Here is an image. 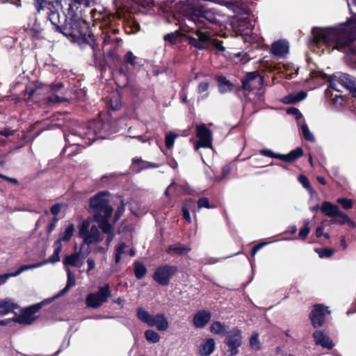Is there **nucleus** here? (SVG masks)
I'll list each match as a JSON object with an SVG mask.
<instances>
[{"mask_svg": "<svg viewBox=\"0 0 356 356\" xmlns=\"http://www.w3.org/2000/svg\"><path fill=\"white\" fill-rule=\"evenodd\" d=\"M137 318L150 327L156 326L160 332L167 330L169 327V323L163 314H157L154 316L142 307L137 309Z\"/></svg>", "mask_w": 356, "mask_h": 356, "instance_id": "8", "label": "nucleus"}, {"mask_svg": "<svg viewBox=\"0 0 356 356\" xmlns=\"http://www.w3.org/2000/svg\"><path fill=\"white\" fill-rule=\"evenodd\" d=\"M145 337L147 341L156 343L159 341L160 336L159 334L152 330H147L145 332Z\"/></svg>", "mask_w": 356, "mask_h": 356, "instance_id": "45", "label": "nucleus"}, {"mask_svg": "<svg viewBox=\"0 0 356 356\" xmlns=\"http://www.w3.org/2000/svg\"><path fill=\"white\" fill-rule=\"evenodd\" d=\"M301 129H302L303 137L306 140L310 141V142L314 141V136L310 132L307 124H302Z\"/></svg>", "mask_w": 356, "mask_h": 356, "instance_id": "51", "label": "nucleus"}, {"mask_svg": "<svg viewBox=\"0 0 356 356\" xmlns=\"http://www.w3.org/2000/svg\"><path fill=\"white\" fill-rule=\"evenodd\" d=\"M217 81L218 89L221 93L232 90L233 84L225 76H219L217 78Z\"/></svg>", "mask_w": 356, "mask_h": 356, "instance_id": "37", "label": "nucleus"}, {"mask_svg": "<svg viewBox=\"0 0 356 356\" xmlns=\"http://www.w3.org/2000/svg\"><path fill=\"white\" fill-rule=\"evenodd\" d=\"M29 267L28 265H22L19 268H17L15 272L10 273H5L0 275V284L5 283L7 280L10 277H15L21 274L22 272L29 270Z\"/></svg>", "mask_w": 356, "mask_h": 356, "instance_id": "42", "label": "nucleus"}, {"mask_svg": "<svg viewBox=\"0 0 356 356\" xmlns=\"http://www.w3.org/2000/svg\"><path fill=\"white\" fill-rule=\"evenodd\" d=\"M312 337L316 345H319L323 348H325L328 350H332L334 346L332 341L330 339V337L326 335L323 331L322 330H316L315 331Z\"/></svg>", "mask_w": 356, "mask_h": 356, "instance_id": "22", "label": "nucleus"}, {"mask_svg": "<svg viewBox=\"0 0 356 356\" xmlns=\"http://www.w3.org/2000/svg\"><path fill=\"white\" fill-rule=\"evenodd\" d=\"M134 272L135 277L138 280H140L145 276L147 269L142 261H135L134 262Z\"/></svg>", "mask_w": 356, "mask_h": 356, "instance_id": "36", "label": "nucleus"}, {"mask_svg": "<svg viewBox=\"0 0 356 356\" xmlns=\"http://www.w3.org/2000/svg\"><path fill=\"white\" fill-rule=\"evenodd\" d=\"M89 230V223L88 222H83L79 229V236L84 239V237L88 234Z\"/></svg>", "mask_w": 356, "mask_h": 356, "instance_id": "59", "label": "nucleus"}, {"mask_svg": "<svg viewBox=\"0 0 356 356\" xmlns=\"http://www.w3.org/2000/svg\"><path fill=\"white\" fill-rule=\"evenodd\" d=\"M303 155V149L301 147H297L286 154H275L268 149V157L279 159L284 162L291 163L297 160Z\"/></svg>", "mask_w": 356, "mask_h": 356, "instance_id": "18", "label": "nucleus"}, {"mask_svg": "<svg viewBox=\"0 0 356 356\" xmlns=\"http://www.w3.org/2000/svg\"><path fill=\"white\" fill-rule=\"evenodd\" d=\"M270 51L277 58H285L289 51V42L283 39L273 42Z\"/></svg>", "mask_w": 356, "mask_h": 356, "instance_id": "17", "label": "nucleus"}, {"mask_svg": "<svg viewBox=\"0 0 356 356\" xmlns=\"http://www.w3.org/2000/svg\"><path fill=\"white\" fill-rule=\"evenodd\" d=\"M54 247L55 248L54 252L51 256H50L47 259H45L40 263L28 265L29 267V269L35 268L40 267L44 264H48V263H52L55 264L60 261V256L59 254L62 250L63 245L62 243H59V241H55L54 243Z\"/></svg>", "mask_w": 356, "mask_h": 356, "instance_id": "19", "label": "nucleus"}, {"mask_svg": "<svg viewBox=\"0 0 356 356\" xmlns=\"http://www.w3.org/2000/svg\"><path fill=\"white\" fill-rule=\"evenodd\" d=\"M330 224H337L343 225L347 224L350 228H355L356 227L355 222L352 220L347 214L340 211H338L336 216L330 220Z\"/></svg>", "mask_w": 356, "mask_h": 356, "instance_id": "25", "label": "nucleus"}, {"mask_svg": "<svg viewBox=\"0 0 356 356\" xmlns=\"http://www.w3.org/2000/svg\"><path fill=\"white\" fill-rule=\"evenodd\" d=\"M67 280L66 283V286L69 289L74 286L76 284V280L74 276L73 275L72 273L70 271L69 268H67Z\"/></svg>", "mask_w": 356, "mask_h": 356, "instance_id": "58", "label": "nucleus"}, {"mask_svg": "<svg viewBox=\"0 0 356 356\" xmlns=\"http://www.w3.org/2000/svg\"><path fill=\"white\" fill-rule=\"evenodd\" d=\"M286 113L288 114L294 115L296 116V119L297 120H298L302 118V114L301 113L300 110L295 107L288 108L286 110Z\"/></svg>", "mask_w": 356, "mask_h": 356, "instance_id": "60", "label": "nucleus"}, {"mask_svg": "<svg viewBox=\"0 0 356 356\" xmlns=\"http://www.w3.org/2000/svg\"><path fill=\"white\" fill-rule=\"evenodd\" d=\"M118 131V128L115 120H101L91 122L88 127L79 131L78 136L84 140L86 145H90L97 139L106 138Z\"/></svg>", "mask_w": 356, "mask_h": 356, "instance_id": "5", "label": "nucleus"}, {"mask_svg": "<svg viewBox=\"0 0 356 356\" xmlns=\"http://www.w3.org/2000/svg\"><path fill=\"white\" fill-rule=\"evenodd\" d=\"M267 149H263L259 153L254 154L249 157L250 165L254 168H264L266 166Z\"/></svg>", "mask_w": 356, "mask_h": 356, "instance_id": "23", "label": "nucleus"}, {"mask_svg": "<svg viewBox=\"0 0 356 356\" xmlns=\"http://www.w3.org/2000/svg\"><path fill=\"white\" fill-rule=\"evenodd\" d=\"M264 77L258 71L248 72L241 79V88L248 92L256 90V96H261L263 92L261 90L264 85Z\"/></svg>", "mask_w": 356, "mask_h": 356, "instance_id": "9", "label": "nucleus"}, {"mask_svg": "<svg viewBox=\"0 0 356 356\" xmlns=\"http://www.w3.org/2000/svg\"><path fill=\"white\" fill-rule=\"evenodd\" d=\"M44 305H45V301H42L22 309L19 315H17V313H15V316L13 317V322L24 325L32 324L37 318L35 314L39 312Z\"/></svg>", "mask_w": 356, "mask_h": 356, "instance_id": "10", "label": "nucleus"}, {"mask_svg": "<svg viewBox=\"0 0 356 356\" xmlns=\"http://www.w3.org/2000/svg\"><path fill=\"white\" fill-rule=\"evenodd\" d=\"M87 307L91 308H97L102 305L97 296L94 293H89L86 298Z\"/></svg>", "mask_w": 356, "mask_h": 356, "instance_id": "44", "label": "nucleus"}, {"mask_svg": "<svg viewBox=\"0 0 356 356\" xmlns=\"http://www.w3.org/2000/svg\"><path fill=\"white\" fill-rule=\"evenodd\" d=\"M211 313L209 310L197 311L193 318V323L197 328L204 327L211 320Z\"/></svg>", "mask_w": 356, "mask_h": 356, "instance_id": "21", "label": "nucleus"}, {"mask_svg": "<svg viewBox=\"0 0 356 356\" xmlns=\"http://www.w3.org/2000/svg\"><path fill=\"white\" fill-rule=\"evenodd\" d=\"M70 289L67 288L66 286L63 289H61L58 293L57 295H56L55 296H54L53 298H48V299H45L44 301H45V304L47 303H50L51 302H52L54 300H55L56 298H58V297H60L62 296H64L69 290Z\"/></svg>", "mask_w": 356, "mask_h": 356, "instance_id": "61", "label": "nucleus"}, {"mask_svg": "<svg viewBox=\"0 0 356 356\" xmlns=\"http://www.w3.org/2000/svg\"><path fill=\"white\" fill-rule=\"evenodd\" d=\"M101 240L102 238H100V233L98 229V227L96 225H93L90 227V229L87 236L84 237L83 242L89 245L93 243H97Z\"/></svg>", "mask_w": 356, "mask_h": 356, "instance_id": "28", "label": "nucleus"}, {"mask_svg": "<svg viewBox=\"0 0 356 356\" xmlns=\"http://www.w3.org/2000/svg\"><path fill=\"white\" fill-rule=\"evenodd\" d=\"M328 307L323 304H315L309 314V318L314 328L318 329L323 326L327 314H330Z\"/></svg>", "mask_w": 356, "mask_h": 356, "instance_id": "12", "label": "nucleus"}, {"mask_svg": "<svg viewBox=\"0 0 356 356\" xmlns=\"http://www.w3.org/2000/svg\"><path fill=\"white\" fill-rule=\"evenodd\" d=\"M46 15H47V19L54 26V30L56 32H58V27H63V24H60L58 8H56L55 10L53 9L50 11H48Z\"/></svg>", "mask_w": 356, "mask_h": 356, "instance_id": "31", "label": "nucleus"}, {"mask_svg": "<svg viewBox=\"0 0 356 356\" xmlns=\"http://www.w3.org/2000/svg\"><path fill=\"white\" fill-rule=\"evenodd\" d=\"M266 245H267L266 241H262V242H260V243H257V245H254L250 252L251 256L254 257L260 249H261Z\"/></svg>", "mask_w": 356, "mask_h": 356, "instance_id": "62", "label": "nucleus"}, {"mask_svg": "<svg viewBox=\"0 0 356 356\" xmlns=\"http://www.w3.org/2000/svg\"><path fill=\"white\" fill-rule=\"evenodd\" d=\"M186 15L189 21L194 23L195 27L186 25L182 29L188 33H193L196 35L195 29H211L213 26H219L220 20L216 17V13L213 9L207 8L204 5L197 4L188 6Z\"/></svg>", "mask_w": 356, "mask_h": 356, "instance_id": "4", "label": "nucleus"}, {"mask_svg": "<svg viewBox=\"0 0 356 356\" xmlns=\"http://www.w3.org/2000/svg\"><path fill=\"white\" fill-rule=\"evenodd\" d=\"M18 305L12 302L10 299L0 300V316H5L10 312H13L14 309H17Z\"/></svg>", "mask_w": 356, "mask_h": 356, "instance_id": "29", "label": "nucleus"}, {"mask_svg": "<svg viewBox=\"0 0 356 356\" xmlns=\"http://www.w3.org/2000/svg\"><path fill=\"white\" fill-rule=\"evenodd\" d=\"M312 32L315 43H323L327 46L334 44L337 49L349 47L356 40V31L346 27H314Z\"/></svg>", "mask_w": 356, "mask_h": 356, "instance_id": "2", "label": "nucleus"}, {"mask_svg": "<svg viewBox=\"0 0 356 356\" xmlns=\"http://www.w3.org/2000/svg\"><path fill=\"white\" fill-rule=\"evenodd\" d=\"M74 232V226L73 224H70L65 229V231L60 234L59 238L56 241H59L61 243L62 241H69L73 236Z\"/></svg>", "mask_w": 356, "mask_h": 356, "instance_id": "41", "label": "nucleus"}, {"mask_svg": "<svg viewBox=\"0 0 356 356\" xmlns=\"http://www.w3.org/2000/svg\"><path fill=\"white\" fill-rule=\"evenodd\" d=\"M307 93L303 90H301L296 94H289L285 96L283 99V102L284 104H295L300 101L305 99L307 97Z\"/></svg>", "mask_w": 356, "mask_h": 356, "instance_id": "32", "label": "nucleus"}, {"mask_svg": "<svg viewBox=\"0 0 356 356\" xmlns=\"http://www.w3.org/2000/svg\"><path fill=\"white\" fill-rule=\"evenodd\" d=\"M340 83L347 88L350 92L356 88V81L353 77L347 74H344L340 77Z\"/></svg>", "mask_w": 356, "mask_h": 356, "instance_id": "39", "label": "nucleus"}, {"mask_svg": "<svg viewBox=\"0 0 356 356\" xmlns=\"http://www.w3.org/2000/svg\"><path fill=\"white\" fill-rule=\"evenodd\" d=\"M63 87V84L61 82L54 83L51 85L44 84L42 82L36 81L29 85H26L24 90L22 92L25 102H36L38 97L43 94L45 91H51L54 92H58L60 89Z\"/></svg>", "mask_w": 356, "mask_h": 356, "instance_id": "7", "label": "nucleus"}, {"mask_svg": "<svg viewBox=\"0 0 356 356\" xmlns=\"http://www.w3.org/2000/svg\"><path fill=\"white\" fill-rule=\"evenodd\" d=\"M196 31V38H191L190 43L191 47L198 50H208L211 48L223 52L225 47L223 46V42L217 38H213L208 31L195 30Z\"/></svg>", "mask_w": 356, "mask_h": 356, "instance_id": "6", "label": "nucleus"}, {"mask_svg": "<svg viewBox=\"0 0 356 356\" xmlns=\"http://www.w3.org/2000/svg\"><path fill=\"white\" fill-rule=\"evenodd\" d=\"M196 136L198 138V140L195 144L196 149L200 147H212V132L204 124L197 126Z\"/></svg>", "mask_w": 356, "mask_h": 356, "instance_id": "16", "label": "nucleus"}, {"mask_svg": "<svg viewBox=\"0 0 356 356\" xmlns=\"http://www.w3.org/2000/svg\"><path fill=\"white\" fill-rule=\"evenodd\" d=\"M61 0H35L34 6L38 13L41 11L48 13L60 6Z\"/></svg>", "mask_w": 356, "mask_h": 356, "instance_id": "20", "label": "nucleus"}, {"mask_svg": "<svg viewBox=\"0 0 356 356\" xmlns=\"http://www.w3.org/2000/svg\"><path fill=\"white\" fill-rule=\"evenodd\" d=\"M125 211V203L124 200H121L120 204L118 206L117 210L115 213L113 223L115 224L123 215Z\"/></svg>", "mask_w": 356, "mask_h": 356, "instance_id": "47", "label": "nucleus"}, {"mask_svg": "<svg viewBox=\"0 0 356 356\" xmlns=\"http://www.w3.org/2000/svg\"><path fill=\"white\" fill-rule=\"evenodd\" d=\"M76 136V134H70L68 135L65 136V139L67 143L72 145H86L84 143V140L80 137V138L83 140V144L81 143L78 140H75L74 139H72L73 137Z\"/></svg>", "mask_w": 356, "mask_h": 356, "instance_id": "54", "label": "nucleus"}, {"mask_svg": "<svg viewBox=\"0 0 356 356\" xmlns=\"http://www.w3.org/2000/svg\"><path fill=\"white\" fill-rule=\"evenodd\" d=\"M241 334L242 332L238 327L233 328L227 333L225 343L228 347L229 356H234L238 354V348L242 344Z\"/></svg>", "mask_w": 356, "mask_h": 356, "instance_id": "13", "label": "nucleus"}, {"mask_svg": "<svg viewBox=\"0 0 356 356\" xmlns=\"http://www.w3.org/2000/svg\"><path fill=\"white\" fill-rule=\"evenodd\" d=\"M209 83L208 82H204V81H202L199 83L198 85V88H197V91L199 93H203L204 92H206L208 88H209Z\"/></svg>", "mask_w": 356, "mask_h": 356, "instance_id": "64", "label": "nucleus"}, {"mask_svg": "<svg viewBox=\"0 0 356 356\" xmlns=\"http://www.w3.org/2000/svg\"><path fill=\"white\" fill-rule=\"evenodd\" d=\"M298 181L302 184V186L307 190L310 193H314V189L311 186L310 181L308 177L304 175H300L298 177Z\"/></svg>", "mask_w": 356, "mask_h": 356, "instance_id": "46", "label": "nucleus"}, {"mask_svg": "<svg viewBox=\"0 0 356 356\" xmlns=\"http://www.w3.org/2000/svg\"><path fill=\"white\" fill-rule=\"evenodd\" d=\"M94 293L97 296L102 304L104 302H106L108 298L111 296V291L110 290L108 284H106L104 286H100L98 289V291Z\"/></svg>", "mask_w": 356, "mask_h": 356, "instance_id": "34", "label": "nucleus"}, {"mask_svg": "<svg viewBox=\"0 0 356 356\" xmlns=\"http://www.w3.org/2000/svg\"><path fill=\"white\" fill-rule=\"evenodd\" d=\"M315 252L318 254L319 257H330L334 253V250L332 248H316Z\"/></svg>", "mask_w": 356, "mask_h": 356, "instance_id": "49", "label": "nucleus"}, {"mask_svg": "<svg viewBox=\"0 0 356 356\" xmlns=\"http://www.w3.org/2000/svg\"><path fill=\"white\" fill-rule=\"evenodd\" d=\"M250 345L251 348L255 350H259L261 348L260 342L259 340V334L254 333L250 339Z\"/></svg>", "mask_w": 356, "mask_h": 356, "instance_id": "52", "label": "nucleus"}, {"mask_svg": "<svg viewBox=\"0 0 356 356\" xmlns=\"http://www.w3.org/2000/svg\"><path fill=\"white\" fill-rule=\"evenodd\" d=\"M177 137V134L170 132L165 137V146L168 149H171L175 143V139Z\"/></svg>", "mask_w": 356, "mask_h": 356, "instance_id": "53", "label": "nucleus"}, {"mask_svg": "<svg viewBox=\"0 0 356 356\" xmlns=\"http://www.w3.org/2000/svg\"><path fill=\"white\" fill-rule=\"evenodd\" d=\"M108 192L99 191L90 198L89 213L92 215V221L98 224L103 233H110L112 225L109 222L113 213V208L106 196Z\"/></svg>", "mask_w": 356, "mask_h": 356, "instance_id": "3", "label": "nucleus"}, {"mask_svg": "<svg viewBox=\"0 0 356 356\" xmlns=\"http://www.w3.org/2000/svg\"><path fill=\"white\" fill-rule=\"evenodd\" d=\"M339 210V207L337 204H334L330 202L324 201L321 206L322 213L332 219Z\"/></svg>", "mask_w": 356, "mask_h": 356, "instance_id": "27", "label": "nucleus"}, {"mask_svg": "<svg viewBox=\"0 0 356 356\" xmlns=\"http://www.w3.org/2000/svg\"><path fill=\"white\" fill-rule=\"evenodd\" d=\"M186 25V24H179V29L164 35L163 40L171 45L178 44L184 42H187L188 44L191 47L190 40L191 38H196V37L191 35V33H188L182 29V28Z\"/></svg>", "mask_w": 356, "mask_h": 356, "instance_id": "14", "label": "nucleus"}, {"mask_svg": "<svg viewBox=\"0 0 356 356\" xmlns=\"http://www.w3.org/2000/svg\"><path fill=\"white\" fill-rule=\"evenodd\" d=\"M232 170V166L230 164H227L222 168L221 172V179L225 178L227 175H228Z\"/></svg>", "mask_w": 356, "mask_h": 356, "instance_id": "63", "label": "nucleus"}, {"mask_svg": "<svg viewBox=\"0 0 356 356\" xmlns=\"http://www.w3.org/2000/svg\"><path fill=\"white\" fill-rule=\"evenodd\" d=\"M107 107L111 111H118L122 106L120 97L118 94L112 95L107 100Z\"/></svg>", "mask_w": 356, "mask_h": 356, "instance_id": "38", "label": "nucleus"}, {"mask_svg": "<svg viewBox=\"0 0 356 356\" xmlns=\"http://www.w3.org/2000/svg\"><path fill=\"white\" fill-rule=\"evenodd\" d=\"M133 164L138 166L137 172H140L143 170L148 168H157L160 166L159 164L143 161L140 158H135L133 159Z\"/></svg>", "mask_w": 356, "mask_h": 356, "instance_id": "33", "label": "nucleus"}, {"mask_svg": "<svg viewBox=\"0 0 356 356\" xmlns=\"http://www.w3.org/2000/svg\"><path fill=\"white\" fill-rule=\"evenodd\" d=\"M210 331L215 334L225 335L228 333L225 325L220 321H214L210 326Z\"/></svg>", "mask_w": 356, "mask_h": 356, "instance_id": "43", "label": "nucleus"}, {"mask_svg": "<svg viewBox=\"0 0 356 356\" xmlns=\"http://www.w3.org/2000/svg\"><path fill=\"white\" fill-rule=\"evenodd\" d=\"M191 250V248L187 247L180 243H177L175 245H170L166 249L167 254H174L179 256L186 254Z\"/></svg>", "mask_w": 356, "mask_h": 356, "instance_id": "30", "label": "nucleus"}, {"mask_svg": "<svg viewBox=\"0 0 356 356\" xmlns=\"http://www.w3.org/2000/svg\"><path fill=\"white\" fill-rule=\"evenodd\" d=\"M122 43V40L120 38H113L111 35L107 33L104 38V44H115V47H118Z\"/></svg>", "mask_w": 356, "mask_h": 356, "instance_id": "48", "label": "nucleus"}, {"mask_svg": "<svg viewBox=\"0 0 356 356\" xmlns=\"http://www.w3.org/2000/svg\"><path fill=\"white\" fill-rule=\"evenodd\" d=\"M64 19L63 27H58V33L79 44L90 45L92 49L93 55L95 56L98 49V44L89 23L81 19L76 15L70 17L65 16Z\"/></svg>", "mask_w": 356, "mask_h": 356, "instance_id": "1", "label": "nucleus"}, {"mask_svg": "<svg viewBox=\"0 0 356 356\" xmlns=\"http://www.w3.org/2000/svg\"><path fill=\"white\" fill-rule=\"evenodd\" d=\"M312 78H321L323 80L330 81V76L321 70H314L311 72Z\"/></svg>", "mask_w": 356, "mask_h": 356, "instance_id": "57", "label": "nucleus"}, {"mask_svg": "<svg viewBox=\"0 0 356 356\" xmlns=\"http://www.w3.org/2000/svg\"><path fill=\"white\" fill-rule=\"evenodd\" d=\"M197 207L198 209L200 208H207V209H211L214 208V205H211L209 203V200L207 197H200L197 201Z\"/></svg>", "mask_w": 356, "mask_h": 356, "instance_id": "56", "label": "nucleus"}, {"mask_svg": "<svg viewBox=\"0 0 356 356\" xmlns=\"http://www.w3.org/2000/svg\"><path fill=\"white\" fill-rule=\"evenodd\" d=\"M142 65L139 58L132 51H128L123 56L119 72L127 76L133 73L134 70L140 68Z\"/></svg>", "mask_w": 356, "mask_h": 356, "instance_id": "15", "label": "nucleus"}, {"mask_svg": "<svg viewBox=\"0 0 356 356\" xmlns=\"http://www.w3.org/2000/svg\"><path fill=\"white\" fill-rule=\"evenodd\" d=\"M216 343L213 339H204L201 343L199 352L201 356H209L214 350Z\"/></svg>", "mask_w": 356, "mask_h": 356, "instance_id": "26", "label": "nucleus"}, {"mask_svg": "<svg viewBox=\"0 0 356 356\" xmlns=\"http://www.w3.org/2000/svg\"><path fill=\"white\" fill-rule=\"evenodd\" d=\"M90 14L94 22L99 21L101 22L100 28L103 29L111 25V19H113L112 15L106 13L99 12L96 9H92Z\"/></svg>", "mask_w": 356, "mask_h": 356, "instance_id": "24", "label": "nucleus"}, {"mask_svg": "<svg viewBox=\"0 0 356 356\" xmlns=\"http://www.w3.org/2000/svg\"><path fill=\"white\" fill-rule=\"evenodd\" d=\"M337 202L341 205L344 209H350L353 207V202L350 199L347 198H339Z\"/></svg>", "mask_w": 356, "mask_h": 356, "instance_id": "55", "label": "nucleus"}, {"mask_svg": "<svg viewBox=\"0 0 356 356\" xmlns=\"http://www.w3.org/2000/svg\"><path fill=\"white\" fill-rule=\"evenodd\" d=\"M179 271L177 266L165 264L157 267L152 275L153 280L161 286H168L170 280Z\"/></svg>", "mask_w": 356, "mask_h": 356, "instance_id": "11", "label": "nucleus"}, {"mask_svg": "<svg viewBox=\"0 0 356 356\" xmlns=\"http://www.w3.org/2000/svg\"><path fill=\"white\" fill-rule=\"evenodd\" d=\"M193 207H195L193 200L192 198L186 199L182 205L181 211L183 218L189 223L191 222L190 209Z\"/></svg>", "mask_w": 356, "mask_h": 356, "instance_id": "35", "label": "nucleus"}, {"mask_svg": "<svg viewBox=\"0 0 356 356\" xmlns=\"http://www.w3.org/2000/svg\"><path fill=\"white\" fill-rule=\"evenodd\" d=\"M304 227L300 229L299 232V238L304 240L307 238V235L310 232V228L309 227V220H304L303 221Z\"/></svg>", "mask_w": 356, "mask_h": 356, "instance_id": "50", "label": "nucleus"}, {"mask_svg": "<svg viewBox=\"0 0 356 356\" xmlns=\"http://www.w3.org/2000/svg\"><path fill=\"white\" fill-rule=\"evenodd\" d=\"M79 254L74 252L73 254L66 255L63 259V264L65 266H72L74 267H79Z\"/></svg>", "mask_w": 356, "mask_h": 356, "instance_id": "40", "label": "nucleus"}]
</instances>
